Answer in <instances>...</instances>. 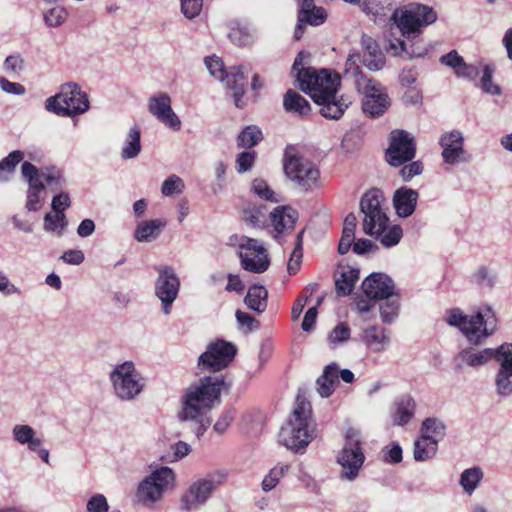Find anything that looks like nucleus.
Listing matches in <instances>:
<instances>
[{"mask_svg":"<svg viewBox=\"0 0 512 512\" xmlns=\"http://www.w3.org/2000/svg\"><path fill=\"white\" fill-rule=\"evenodd\" d=\"M302 52L296 57L292 70L296 72L300 88L307 93L315 103L320 105V114L327 118L338 120L351 104L348 98L338 96L340 77L329 70L302 67Z\"/></svg>","mask_w":512,"mask_h":512,"instance_id":"f257e3e1","label":"nucleus"},{"mask_svg":"<svg viewBox=\"0 0 512 512\" xmlns=\"http://www.w3.org/2000/svg\"><path fill=\"white\" fill-rule=\"evenodd\" d=\"M230 386L222 376H205L191 384L181 397V409L177 417L181 422H191L192 430L200 438L211 425L207 415L221 404V393Z\"/></svg>","mask_w":512,"mask_h":512,"instance_id":"f03ea898","label":"nucleus"},{"mask_svg":"<svg viewBox=\"0 0 512 512\" xmlns=\"http://www.w3.org/2000/svg\"><path fill=\"white\" fill-rule=\"evenodd\" d=\"M444 320L449 326L459 329L474 346L484 344L498 327L496 312L489 304L479 306L471 315L465 314L460 308L449 309Z\"/></svg>","mask_w":512,"mask_h":512,"instance_id":"7ed1b4c3","label":"nucleus"},{"mask_svg":"<svg viewBox=\"0 0 512 512\" xmlns=\"http://www.w3.org/2000/svg\"><path fill=\"white\" fill-rule=\"evenodd\" d=\"M310 417V403L297 397L291 416L280 430V443L294 453H304L314 438V431L310 428Z\"/></svg>","mask_w":512,"mask_h":512,"instance_id":"20e7f679","label":"nucleus"},{"mask_svg":"<svg viewBox=\"0 0 512 512\" xmlns=\"http://www.w3.org/2000/svg\"><path fill=\"white\" fill-rule=\"evenodd\" d=\"M176 487V474L167 466H161L146 476L137 486L136 497L143 506L152 508L164 495Z\"/></svg>","mask_w":512,"mask_h":512,"instance_id":"39448f33","label":"nucleus"},{"mask_svg":"<svg viewBox=\"0 0 512 512\" xmlns=\"http://www.w3.org/2000/svg\"><path fill=\"white\" fill-rule=\"evenodd\" d=\"M391 20L396 24L403 37L415 38L421 33V29L437 20V13L433 8L411 3L404 8L395 9Z\"/></svg>","mask_w":512,"mask_h":512,"instance_id":"423d86ee","label":"nucleus"},{"mask_svg":"<svg viewBox=\"0 0 512 512\" xmlns=\"http://www.w3.org/2000/svg\"><path fill=\"white\" fill-rule=\"evenodd\" d=\"M337 463L341 467L339 477L341 480L354 481L364 464L365 455L361 447L360 432L349 428L345 434V443L339 452Z\"/></svg>","mask_w":512,"mask_h":512,"instance_id":"0eeeda50","label":"nucleus"},{"mask_svg":"<svg viewBox=\"0 0 512 512\" xmlns=\"http://www.w3.org/2000/svg\"><path fill=\"white\" fill-rule=\"evenodd\" d=\"M284 173L293 186L300 191H312L319 187L320 171L310 160L286 152Z\"/></svg>","mask_w":512,"mask_h":512,"instance_id":"6e6552de","label":"nucleus"},{"mask_svg":"<svg viewBox=\"0 0 512 512\" xmlns=\"http://www.w3.org/2000/svg\"><path fill=\"white\" fill-rule=\"evenodd\" d=\"M115 395L124 401L134 400L144 388V379L132 361L118 364L109 374Z\"/></svg>","mask_w":512,"mask_h":512,"instance_id":"1a4fd4ad","label":"nucleus"},{"mask_svg":"<svg viewBox=\"0 0 512 512\" xmlns=\"http://www.w3.org/2000/svg\"><path fill=\"white\" fill-rule=\"evenodd\" d=\"M46 109L62 116L79 115L89 109V100L77 84L68 83L57 95L47 99Z\"/></svg>","mask_w":512,"mask_h":512,"instance_id":"9d476101","label":"nucleus"},{"mask_svg":"<svg viewBox=\"0 0 512 512\" xmlns=\"http://www.w3.org/2000/svg\"><path fill=\"white\" fill-rule=\"evenodd\" d=\"M239 241V257L240 263L244 270L261 274L265 272L270 265V259L268 256L267 249L258 240L247 237L233 235L230 237V243Z\"/></svg>","mask_w":512,"mask_h":512,"instance_id":"9b49d317","label":"nucleus"},{"mask_svg":"<svg viewBox=\"0 0 512 512\" xmlns=\"http://www.w3.org/2000/svg\"><path fill=\"white\" fill-rule=\"evenodd\" d=\"M360 210L364 214L362 226L367 235H374L389 222L384 208V196L380 189L372 188L362 196Z\"/></svg>","mask_w":512,"mask_h":512,"instance_id":"f8f14e48","label":"nucleus"},{"mask_svg":"<svg viewBox=\"0 0 512 512\" xmlns=\"http://www.w3.org/2000/svg\"><path fill=\"white\" fill-rule=\"evenodd\" d=\"M155 270L158 274L155 280V295L161 302L163 313L169 315L178 297L181 282L172 266L158 265Z\"/></svg>","mask_w":512,"mask_h":512,"instance_id":"ddd939ff","label":"nucleus"},{"mask_svg":"<svg viewBox=\"0 0 512 512\" xmlns=\"http://www.w3.org/2000/svg\"><path fill=\"white\" fill-rule=\"evenodd\" d=\"M237 349L225 340L210 343L198 358V369L201 371L218 372L226 368L234 359Z\"/></svg>","mask_w":512,"mask_h":512,"instance_id":"4468645a","label":"nucleus"},{"mask_svg":"<svg viewBox=\"0 0 512 512\" xmlns=\"http://www.w3.org/2000/svg\"><path fill=\"white\" fill-rule=\"evenodd\" d=\"M389 147L386 150V160L394 167L410 162L416 154L414 137L405 130L396 129L390 132Z\"/></svg>","mask_w":512,"mask_h":512,"instance_id":"2eb2a0df","label":"nucleus"},{"mask_svg":"<svg viewBox=\"0 0 512 512\" xmlns=\"http://www.w3.org/2000/svg\"><path fill=\"white\" fill-rule=\"evenodd\" d=\"M225 480L224 474L209 476L193 482L181 498V509L190 512L203 505L214 489Z\"/></svg>","mask_w":512,"mask_h":512,"instance_id":"dca6fc26","label":"nucleus"},{"mask_svg":"<svg viewBox=\"0 0 512 512\" xmlns=\"http://www.w3.org/2000/svg\"><path fill=\"white\" fill-rule=\"evenodd\" d=\"M361 55L359 52L349 54L345 63V75L354 78V84L357 91L364 95V98L375 97L380 93H388L387 89L378 81L367 77L360 70Z\"/></svg>","mask_w":512,"mask_h":512,"instance_id":"f3484780","label":"nucleus"},{"mask_svg":"<svg viewBox=\"0 0 512 512\" xmlns=\"http://www.w3.org/2000/svg\"><path fill=\"white\" fill-rule=\"evenodd\" d=\"M149 113L165 127L173 131H179L182 122L172 109V99L166 92H159L151 96L147 105Z\"/></svg>","mask_w":512,"mask_h":512,"instance_id":"a211bd4d","label":"nucleus"},{"mask_svg":"<svg viewBox=\"0 0 512 512\" xmlns=\"http://www.w3.org/2000/svg\"><path fill=\"white\" fill-rule=\"evenodd\" d=\"M439 145L442 148L443 161L449 165L466 163L472 158L471 154L464 149V136L459 130L444 133L439 140Z\"/></svg>","mask_w":512,"mask_h":512,"instance_id":"6ab92c4d","label":"nucleus"},{"mask_svg":"<svg viewBox=\"0 0 512 512\" xmlns=\"http://www.w3.org/2000/svg\"><path fill=\"white\" fill-rule=\"evenodd\" d=\"M21 172L29 184L25 206L29 211L36 212L41 208L45 199V184L37 177V168L32 163L23 162Z\"/></svg>","mask_w":512,"mask_h":512,"instance_id":"aec40b11","label":"nucleus"},{"mask_svg":"<svg viewBox=\"0 0 512 512\" xmlns=\"http://www.w3.org/2000/svg\"><path fill=\"white\" fill-rule=\"evenodd\" d=\"M364 294L370 299H388L394 295V282L384 273H372L362 283Z\"/></svg>","mask_w":512,"mask_h":512,"instance_id":"412c9836","label":"nucleus"},{"mask_svg":"<svg viewBox=\"0 0 512 512\" xmlns=\"http://www.w3.org/2000/svg\"><path fill=\"white\" fill-rule=\"evenodd\" d=\"M440 63L452 68L457 77L474 81L480 74L481 67L477 64H467L456 50L442 55Z\"/></svg>","mask_w":512,"mask_h":512,"instance_id":"4be33fe9","label":"nucleus"},{"mask_svg":"<svg viewBox=\"0 0 512 512\" xmlns=\"http://www.w3.org/2000/svg\"><path fill=\"white\" fill-rule=\"evenodd\" d=\"M226 88L232 92L234 104L237 108H243L245 102L243 95L245 93L246 76L243 66H231L227 68L224 81Z\"/></svg>","mask_w":512,"mask_h":512,"instance_id":"5701e85b","label":"nucleus"},{"mask_svg":"<svg viewBox=\"0 0 512 512\" xmlns=\"http://www.w3.org/2000/svg\"><path fill=\"white\" fill-rule=\"evenodd\" d=\"M490 361V348L476 349L474 347H465L455 356L454 362L456 369L479 368Z\"/></svg>","mask_w":512,"mask_h":512,"instance_id":"b1692460","label":"nucleus"},{"mask_svg":"<svg viewBox=\"0 0 512 512\" xmlns=\"http://www.w3.org/2000/svg\"><path fill=\"white\" fill-rule=\"evenodd\" d=\"M298 220V212L289 206H277L270 212V221L275 232L274 238L292 230Z\"/></svg>","mask_w":512,"mask_h":512,"instance_id":"393cba45","label":"nucleus"},{"mask_svg":"<svg viewBox=\"0 0 512 512\" xmlns=\"http://www.w3.org/2000/svg\"><path fill=\"white\" fill-rule=\"evenodd\" d=\"M418 192L408 187L398 188L393 196V205L399 217L411 216L416 208Z\"/></svg>","mask_w":512,"mask_h":512,"instance_id":"a878e982","label":"nucleus"},{"mask_svg":"<svg viewBox=\"0 0 512 512\" xmlns=\"http://www.w3.org/2000/svg\"><path fill=\"white\" fill-rule=\"evenodd\" d=\"M167 225V221L158 218L138 222L134 230V238L140 243H150L159 238Z\"/></svg>","mask_w":512,"mask_h":512,"instance_id":"bb28decb","label":"nucleus"},{"mask_svg":"<svg viewBox=\"0 0 512 512\" xmlns=\"http://www.w3.org/2000/svg\"><path fill=\"white\" fill-rule=\"evenodd\" d=\"M416 402L411 395L399 397L393 406L391 418L393 425L404 426L408 424L415 415Z\"/></svg>","mask_w":512,"mask_h":512,"instance_id":"cd10ccee","label":"nucleus"},{"mask_svg":"<svg viewBox=\"0 0 512 512\" xmlns=\"http://www.w3.org/2000/svg\"><path fill=\"white\" fill-rule=\"evenodd\" d=\"M361 341L373 352H381L390 343L386 330L377 325H371L363 329Z\"/></svg>","mask_w":512,"mask_h":512,"instance_id":"c85d7f7f","label":"nucleus"},{"mask_svg":"<svg viewBox=\"0 0 512 512\" xmlns=\"http://www.w3.org/2000/svg\"><path fill=\"white\" fill-rule=\"evenodd\" d=\"M339 367L331 363L324 368L322 375L317 379V392L321 397L327 398L332 395L339 383Z\"/></svg>","mask_w":512,"mask_h":512,"instance_id":"c756f323","label":"nucleus"},{"mask_svg":"<svg viewBox=\"0 0 512 512\" xmlns=\"http://www.w3.org/2000/svg\"><path fill=\"white\" fill-rule=\"evenodd\" d=\"M391 99L388 93H380L375 97L363 98L362 110L365 115L371 118L382 116L390 107Z\"/></svg>","mask_w":512,"mask_h":512,"instance_id":"7c9ffc66","label":"nucleus"},{"mask_svg":"<svg viewBox=\"0 0 512 512\" xmlns=\"http://www.w3.org/2000/svg\"><path fill=\"white\" fill-rule=\"evenodd\" d=\"M13 439L20 445H27L30 451H37L42 440L36 437L35 430L27 424H16L12 428Z\"/></svg>","mask_w":512,"mask_h":512,"instance_id":"2f4dec72","label":"nucleus"},{"mask_svg":"<svg viewBox=\"0 0 512 512\" xmlns=\"http://www.w3.org/2000/svg\"><path fill=\"white\" fill-rule=\"evenodd\" d=\"M142 150L141 131L137 126L131 127L124 139L121 148V158L123 160L135 159Z\"/></svg>","mask_w":512,"mask_h":512,"instance_id":"473e14b6","label":"nucleus"},{"mask_svg":"<svg viewBox=\"0 0 512 512\" xmlns=\"http://www.w3.org/2000/svg\"><path fill=\"white\" fill-rule=\"evenodd\" d=\"M283 107L289 112L298 116H306L311 110L309 102L298 92L289 89L283 98Z\"/></svg>","mask_w":512,"mask_h":512,"instance_id":"72a5a7b5","label":"nucleus"},{"mask_svg":"<svg viewBox=\"0 0 512 512\" xmlns=\"http://www.w3.org/2000/svg\"><path fill=\"white\" fill-rule=\"evenodd\" d=\"M446 429V424L442 419L438 417H428L423 420L420 432L422 436L439 443L445 438Z\"/></svg>","mask_w":512,"mask_h":512,"instance_id":"f704fd0d","label":"nucleus"},{"mask_svg":"<svg viewBox=\"0 0 512 512\" xmlns=\"http://www.w3.org/2000/svg\"><path fill=\"white\" fill-rule=\"evenodd\" d=\"M483 477L484 472L482 468L479 466H473L462 471L459 479V485L465 494L471 496L478 488Z\"/></svg>","mask_w":512,"mask_h":512,"instance_id":"c9c22d12","label":"nucleus"},{"mask_svg":"<svg viewBox=\"0 0 512 512\" xmlns=\"http://www.w3.org/2000/svg\"><path fill=\"white\" fill-rule=\"evenodd\" d=\"M438 444L436 441L421 435L414 442L413 457L415 461L425 462L433 459L437 454Z\"/></svg>","mask_w":512,"mask_h":512,"instance_id":"e433bc0d","label":"nucleus"},{"mask_svg":"<svg viewBox=\"0 0 512 512\" xmlns=\"http://www.w3.org/2000/svg\"><path fill=\"white\" fill-rule=\"evenodd\" d=\"M228 38L238 46H247L253 43L254 35L249 26L233 20L228 24Z\"/></svg>","mask_w":512,"mask_h":512,"instance_id":"4c0bfd02","label":"nucleus"},{"mask_svg":"<svg viewBox=\"0 0 512 512\" xmlns=\"http://www.w3.org/2000/svg\"><path fill=\"white\" fill-rule=\"evenodd\" d=\"M356 226L357 218L355 214L349 213L344 219L342 236L338 245L339 254L344 255L350 250L355 239Z\"/></svg>","mask_w":512,"mask_h":512,"instance_id":"58836bf2","label":"nucleus"},{"mask_svg":"<svg viewBox=\"0 0 512 512\" xmlns=\"http://www.w3.org/2000/svg\"><path fill=\"white\" fill-rule=\"evenodd\" d=\"M267 290L261 285H253L244 298L245 304L252 310L262 313L267 307Z\"/></svg>","mask_w":512,"mask_h":512,"instance_id":"ea45409f","label":"nucleus"},{"mask_svg":"<svg viewBox=\"0 0 512 512\" xmlns=\"http://www.w3.org/2000/svg\"><path fill=\"white\" fill-rule=\"evenodd\" d=\"M495 393L500 398L512 396V368L497 369L494 375Z\"/></svg>","mask_w":512,"mask_h":512,"instance_id":"a19ab883","label":"nucleus"},{"mask_svg":"<svg viewBox=\"0 0 512 512\" xmlns=\"http://www.w3.org/2000/svg\"><path fill=\"white\" fill-rule=\"evenodd\" d=\"M266 214L265 205L249 204L243 209V220L253 227H260L266 223Z\"/></svg>","mask_w":512,"mask_h":512,"instance_id":"79ce46f5","label":"nucleus"},{"mask_svg":"<svg viewBox=\"0 0 512 512\" xmlns=\"http://www.w3.org/2000/svg\"><path fill=\"white\" fill-rule=\"evenodd\" d=\"M37 177L43 181L45 185H48L53 191H57L62 188L65 184L63 173L56 167H46L37 169Z\"/></svg>","mask_w":512,"mask_h":512,"instance_id":"37998d69","label":"nucleus"},{"mask_svg":"<svg viewBox=\"0 0 512 512\" xmlns=\"http://www.w3.org/2000/svg\"><path fill=\"white\" fill-rule=\"evenodd\" d=\"M359 278V271L353 268H347L342 271L339 278L336 279V291L338 295H349Z\"/></svg>","mask_w":512,"mask_h":512,"instance_id":"c03bdc74","label":"nucleus"},{"mask_svg":"<svg viewBox=\"0 0 512 512\" xmlns=\"http://www.w3.org/2000/svg\"><path fill=\"white\" fill-rule=\"evenodd\" d=\"M24 154L20 150H14L0 161V182L10 180L18 163L22 161Z\"/></svg>","mask_w":512,"mask_h":512,"instance_id":"a18cd8bd","label":"nucleus"},{"mask_svg":"<svg viewBox=\"0 0 512 512\" xmlns=\"http://www.w3.org/2000/svg\"><path fill=\"white\" fill-rule=\"evenodd\" d=\"M403 235V230L399 225L389 226L388 223L384 227L374 233L377 239L383 244V246L389 248L397 245Z\"/></svg>","mask_w":512,"mask_h":512,"instance_id":"49530a36","label":"nucleus"},{"mask_svg":"<svg viewBox=\"0 0 512 512\" xmlns=\"http://www.w3.org/2000/svg\"><path fill=\"white\" fill-rule=\"evenodd\" d=\"M67 17L68 12L61 5H54L43 11L44 23L51 28L61 26L67 20Z\"/></svg>","mask_w":512,"mask_h":512,"instance_id":"de8ad7c7","label":"nucleus"},{"mask_svg":"<svg viewBox=\"0 0 512 512\" xmlns=\"http://www.w3.org/2000/svg\"><path fill=\"white\" fill-rule=\"evenodd\" d=\"M262 139L261 130L254 125L247 126L238 135L237 143L239 147L252 148Z\"/></svg>","mask_w":512,"mask_h":512,"instance_id":"09e8293b","label":"nucleus"},{"mask_svg":"<svg viewBox=\"0 0 512 512\" xmlns=\"http://www.w3.org/2000/svg\"><path fill=\"white\" fill-rule=\"evenodd\" d=\"M289 468L288 464H278L273 467L262 481V490L269 492L274 489L280 479L289 471Z\"/></svg>","mask_w":512,"mask_h":512,"instance_id":"8fccbe9b","label":"nucleus"},{"mask_svg":"<svg viewBox=\"0 0 512 512\" xmlns=\"http://www.w3.org/2000/svg\"><path fill=\"white\" fill-rule=\"evenodd\" d=\"M365 67H367L371 71H379L385 65V56L379 49V47L375 48V52L373 50H368V52H364V55L361 56V61Z\"/></svg>","mask_w":512,"mask_h":512,"instance_id":"3c124183","label":"nucleus"},{"mask_svg":"<svg viewBox=\"0 0 512 512\" xmlns=\"http://www.w3.org/2000/svg\"><path fill=\"white\" fill-rule=\"evenodd\" d=\"M387 49L394 56L406 54L408 58L423 57L426 53L424 49L421 51L415 50L413 45L408 47L406 43L400 39H397L395 42L391 41Z\"/></svg>","mask_w":512,"mask_h":512,"instance_id":"603ef678","label":"nucleus"},{"mask_svg":"<svg viewBox=\"0 0 512 512\" xmlns=\"http://www.w3.org/2000/svg\"><path fill=\"white\" fill-rule=\"evenodd\" d=\"M67 226L66 217L60 219L57 213H46L44 216V224L43 228L46 232L56 233L58 236H61L64 229Z\"/></svg>","mask_w":512,"mask_h":512,"instance_id":"864d4df0","label":"nucleus"},{"mask_svg":"<svg viewBox=\"0 0 512 512\" xmlns=\"http://www.w3.org/2000/svg\"><path fill=\"white\" fill-rule=\"evenodd\" d=\"M483 74L480 80L481 89L490 95H501L502 89L499 85L492 82L494 69L490 65L483 66Z\"/></svg>","mask_w":512,"mask_h":512,"instance_id":"5fc2aeb1","label":"nucleus"},{"mask_svg":"<svg viewBox=\"0 0 512 512\" xmlns=\"http://www.w3.org/2000/svg\"><path fill=\"white\" fill-rule=\"evenodd\" d=\"M399 302L397 299L388 298L385 302L380 304V316L385 324H391L398 316Z\"/></svg>","mask_w":512,"mask_h":512,"instance_id":"6e6d98bb","label":"nucleus"},{"mask_svg":"<svg viewBox=\"0 0 512 512\" xmlns=\"http://www.w3.org/2000/svg\"><path fill=\"white\" fill-rule=\"evenodd\" d=\"M252 191L259 196L261 199L270 201L272 203H278V195L269 187V185L263 179H254L252 182Z\"/></svg>","mask_w":512,"mask_h":512,"instance_id":"4d7b16f0","label":"nucleus"},{"mask_svg":"<svg viewBox=\"0 0 512 512\" xmlns=\"http://www.w3.org/2000/svg\"><path fill=\"white\" fill-rule=\"evenodd\" d=\"M303 234H304V230H301L297 234L295 248H294L293 252L291 253V256H290V259H289V262L287 265L288 273L291 275L295 274L300 268V263H301V259L303 256V253H302Z\"/></svg>","mask_w":512,"mask_h":512,"instance_id":"13d9d810","label":"nucleus"},{"mask_svg":"<svg viewBox=\"0 0 512 512\" xmlns=\"http://www.w3.org/2000/svg\"><path fill=\"white\" fill-rule=\"evenodd\" d=\"M204 63L211 76L219 81H224L227 69L224 67L221 58L216 55L207 56Z\"/></svg>","mask_w":512,"mask_h":512,"instance_id":"bf43d9fd","label":"nucleus"},{"mask_svg":"<svg viewBox=\"0 0 512 512\" xmlns=\"http://www.w3.org/2000/svg\"><path fill=\"white\" fill-rule=\"evenodd\" d=\"M180 10L186 19L193 20L201 14L204 0H179Z\"/></svg>","mask_w":512,"mask_h":512,"instance_id":"052dcab7","label":"nucleus"},{"mask_svg":"<svg viewBox=\"0 0 512 512\" xmlns=\"http://www.w3.org/2000/svg\"><path fill=\"white\" fill-rule=\"evenodd\" d=\"M185 188L183 180L177 175H171L164 180L161 187V192L164 196H172L173 194H180Z\"/></svg>","mask_w":512,"mask_h":512,"instance_id":"680f3d73","label":"nucleus"},{"mask_svg":"<svg viewBox=\"0 0 512 512\" xmlns=\"http://www.w3.org/2000/svg\"><path fill=\"white\" fill-rule=\"evenodd\" d=\"M472 282L481 288H492L495 275L486 267H480L472 275Z\"/></svg>","mask_w":512,"mask_h":512,"instance_id":"e2e57ef3","label":"nucleus"},{"mask_svg":"<svg viewBox=\"0 0 512 512\" xmlns=\"http://www.w3.org/2000/svg\"><path fill=\"white\" fill-rule=\"evenodd\" d=\"M256 160L255 151H243L238 154L235 162V167L238 173L242 174L249 171Z\"/></svg>","mask_w":512,"mask_h":512,"instance_id":"0e129e2a","label":"nucleus"},{"mask_svg":"<svg viewBox=\"0 0 512 512\" xmlns=\"http://www.w3.org/2000/svg\"><path fill=\"white\" fill-rule=\"evenodd\" d=\"M512 359V343L504 342L495 348H490V361L494 360L497 364Z\"/></svg>","mask_w":512,"mask_h":512,"instance_id":"69168bd1","label":"nucleus"},{"mask_svg":"<svg viewBox=\"0 0 512 512\" xmlns=\"http://www.w3.org/2000/svg\"><path fill=\"white\" fill-rule=\"evenodd\" d=\"M235 415L236 412L234 408L224 410L215 422L213 430L219 435L224 434L233 422Z\"/></svg>","mask_w":512,"mask_h":512,"instance_id":"338daca9","label":"nucleus"},{"mask_svg":"<svg viewBox=\"0 0 512 512\" xmlns=\"http://www.w3.org/2000/svg\"><path fill=\"white\" fill-rule=\"evenodd\" d=\"M383 461L389 464H397L402 461V448L397 442H393L391 447L382 449Z\"/></svg>","mask_w":512,"mask_h":512,"instance_id":"774afa93","label":"nucleus"}]
</instances>
